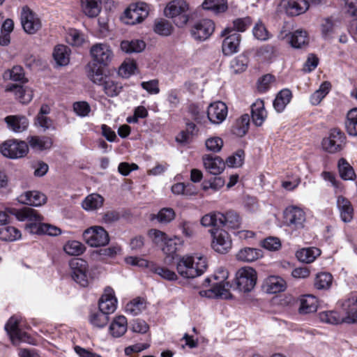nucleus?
Returning <instances> with one entry per match:
<instances>
[{
	"label": "nucleus",
	"instance_id": "423d86ee",
	"mask_svg": "<svg viewBox=\"0 0 357 357\" xmlns=\"http://www.w3.org/2000/svg\"><path fill=\"white\" fill-rule=\"evenodd\" d=\"M0 151L6 158L17 159L24 157L28 153L29 146L24 141L10 139L1 144Z\"/></svg>",
	"mask_w": 357,
	"mask_h": 357
},
{
	"label": "nucleus",
	"instance_id": "13d9d810",
	"mask_svg": "<svg viewBox=\"0 0 357 357\" xmlns=\"http://www.w3.org/2000/svg\"><path fill=\"white\" fill-rule=\"evenodd\" d=\"M250 126V116L248 114H243L236 121L234 133L240 137L244 136L248 131Z\"/></svg>",
	"mask_w": 357,
	"mask_h": 357
},
{
	"label": "nucleus",
	"instance_id": "8fccbe9b",
	"mask_svg": "<svg viewBox=\"0 0 357 357\" xmlns=\"http://www.w3.org/2000/svg\"><path fill=\"white\" fill-rule=\"evenodd\" d=\"M182 244L183 241L177 236L167 238L162 248V251L167 255H172L176 252Z\"/></svg>",
	"mask_w": 357,
	"mask_h": 357
},
{
	"label": "nucleus",
	"instance_id": "c756f323",
	"mask_svg": "<svg viewBox=\"0 0 357 357\" xmlns=\"http://www.w3.org/2000/svg\"><path fill=\"white\" fill-rule=\"evenodd\" d=\"M31 149L36 151H43L50 149L52 146V140L46 136H31L27 138Z\"/></svg>",
	"mask_w": 357,
	"mask_h": 357
},
{
	"label": "nucleus",
	"instance_id": "9d476101",
	"mask_svg": "<svg viewBox=\"0 0 357 357\" xmlns=\"http://www.w3.org/2000/svg\"><path fill=\"white\" fill-rule=\"evenodd\" d=\"M220 36L225 37L222 41V50L225 56H230L239 50L241 35L234 31L231 27H227L222 31Z\"/></svg>",
	"mask_w": 357,
	"mask_h": 357
},
{
	"label": "nucleus",
	"instance_id": "5701e85b",
	"mask_svg": "<svg viewBox=\"0 0 357 357\" xmlns=\"http://www.w3.org/2000/svg\"><path fill=\"white\" fill-rule=\"evenodd\" d=\"M220 227H225L227 229H238L241 224V218L239 215L233 210L227 211L225 213L219 214Z\"/></svg>",
	"mask_w": 357,
	"mask_h": 357
},
{
	"label": "nucleus",
	"instance_id": "7ed1b4c3",
	"mask_svg": "<svg viewBox=\"0 0 357 357\" xmlns=\"http://www.w3.org/2000/svg\"><path fill=\"white\" fill-rule=\"evenodd\" d=\"M13 214L19 221L28 222L26 229L30 233L43 234L41 229L43 217L36 210L24 206L20 209H13Z\"/></svg>",
	"mask_w": 357,
	"mask_h": 357
},
{
	"label": "nucleus",
	"instance_id": "2eb2a0df",
	"mask_svg": "<svg viewBox=\"0 0 357 357\" xmlns=\"http://www.w3.org/2000/svg\"><path fill=\"white\" fill-rule=\"evenodd\" d=\"M21 326V321L15 317H10L5 325V330L14 344L18 342H30L29 335L26 332L22 331Z\"/></svg>",
	"mask_w": 357,
	"mask_h": 357
},
{
	"label": "nucleus",
	"instance_id": "e2e57ef3",
	"mask_svg": "<svg viewBox=\"0 0 357 357\" xmlns=\"http://www.w3.org/2000/svg\"><path fill=\"white\" fill-rule=\"evenodd\" d=\"M220 212H211L204 215L201 219V224L204 227H220L218 219Z\"/></svg>",
	"mask_w": 357,
	"mask_h": 357
},
{
	"label": "nucleus",
	"instance_id": "ddd939ff",
	"mask_svg": "<svg viewBox=\"0 0 357 357\" xmlns=\"http://www.w3.org/2000/svg\"><path fill=\"white\" fill-rule=\"evenodd\" d=\"M211 234L213 238L211 246L215 252L225 254L231 249L232 243L227 231L213 228L211 229Z\"/></svg>",
	"mask_w": 357,
	"mask_h": 357
},
{
	"label": "nucleus",
	"instance_id": "ea45409f",
	"mask_svg": "<svg viewBox=\"0 0 357 357\" xmlns=\"http://www.w3.org/2000/svg\"><path fill=\"white\" fill-rule=\"evenodd\" d=\"M344 124L349 135L357 136V107L353 108L347 112Z\"/></svg>",
	"mask_w": 357,
	"mask_h": 357
},
{
	"label": "nucleus",
	"instance_id": "4d7b16f0",
	"mask_svg": "<svg viewBox=\"0 0 357 357\" xmlns=\"http://www.w3.org/2000/svg\"><path fill=\"white\" fill-rule=\"evenodd\" d=\"M88 76L93 83L101 86H102L105 81L108 78L103 75L102 70L96 65L90 68L88 71Z\"/></svg>",
	"mask_w": 357,
	"mask_h": 357
},
{
	"label": "nucleus",
	"instance_id": "09e8293b",
	"mask_svg": "<svg viewBox=\"0 0 357 357\" xmlns=\"http://www.w3.org/2000/svg\"><path fill=\"white\" fill-rule=\"evenodd\" d=\"M103 91L109 97H115L119 94L122 89L121 84L108 77L102 84Z\"/></svg>",
	"mask_w": 357,
	"mask_h": 357
},
{
	"label": "nucleus",
	"instance_id": "f257e3e1",
	"mask_svg": "<svg viewBox=\"0 0 357 357\" xmlns=\"http://www.w3.org/2000/svg\"><path fill=\"white\" fill-rule=\"evenodd\" d=\"M196 259L193 256L186 255L181 257L176 263L178 273L185 278H194L202 275L207 268L206 258H198L196 268L191 266L195 264Z\"/></svg>",
	"mask_w": 357,
	"mask_h": 357
},
{
	"label": "nucleus",
	"instance_id": "a211bd4d",
	"mask_svg": "<svg viewBox=\"0 0 357 357\" xmlns=\"http://www.w3.org/2000/svg\"><path fill=\"white\" fill-rule=\"evenodd\" d=\"M233 284L229 282L222 281L216 283L212 286V288L208 291H201L199 292L202 296L208 298L215 297L224 299H229L232 297L230 289H233Z\"/></svg>",
	"mask_w": 357,
	"mask_h": 357
},
{
	"label": "nucleus",
	"instance_id": "4468645a",
	"mask_svg": "<svg viewBox=\"0 0 357 357\" xmlns=\"http://www.w3.org/2000/svg\"><path fill=\"white\" fill-rule=\"evenodd\" d=\"M346 137L340 129L331 130L329 135L322 141L323 149L329 153H335L342 149L345 144Z\"/></svg>",
	"mask_w": 357,
	"mask_h": 357
},
{
	"label": "nucleus",
	"instance_id": "a878e982",
	"mask_svg": "<svg viewBox=\"0 0 357 357\" xmlns=\"http://www.w3.org/2000/svg\"><path fill=\"white\" fill-rule=\"evenodd\" d=\"M5 121L9 129L15 132H22L29 126V121L24 116H8L5 118Z\"/></svg>",
	"mask_w": 357,
	"mask_h": 357
},
{
	"label": "nucleus",
	"instance_id": "bf43d9fd",
	"mask_svg": "<svg viewBox=\"0 0 357 357\" xmlns=\"http://www.w3.org/2000/svg\"><path fill=\"white\" fill-rule=\"evenodd\" d=\"M244 159V151L242 149H238L233 155L229 156L225 163L229 167H239L243 164Z\"/></svg>",
	"mask_w": 357,
	"mask_h": 357
},
{
	"label": "nucleus",
	"instance_id": "0eeeda50",
	"mask_svg": "<svg viewBox=\"0 0 357 357\" xmlns=\"http://www.w3.org/2000/svg\"><path fill=\"white\" fill-rule=\"evenodd\" d=\"M83 238L91 247H100L107 245L109 241V235L103 227L100 226L91 227L83 233Z\"/></svg>",
	"mask_w": 357,
	"mask_h": 357
},
{
	"label": "nucleus",
	"instance_id": "603ef678",
	"mask_svg": "<svg viewBox=\"0 0 357 357\" xmlns=\"http://www.w3.org/2000/svg\"><path fill=\"white\" fill-rule=\"evenodd\" d=\"M63 250L69 255L78 256L84 252L85 246L77 241H69L63 246Z\"/></svg>",
	"mask_w": 357,
	"mask_h": 357
},
{
	"label": "nucleus",
	"instance_id": "2f4dec72",
	"mask_svg": "<svg viewBox=\"0 0 357 357\" xmlns=\"http://www.w3.org/2000/svg\"><path fill=\"white\" fill-rule=\"evenodd\" d=\"M309 8L306 0H289L285 6L286 13L289 15L295 16L305 13Z\"/></svg>",
	"mask_w": 357,
	"mask_h": 357
},
{
	"label": "nucleus",
	"instance_id": "cd10ccee",
	"mask_svg": "<svg viewBox=\"0 0 357 357\" xmlns=\"http://www.w3.org/2000/svg\"><path fill=\"white\" fill-rule=\"evenodd\" d=\"M300 306L298 312L300 314H305L315 312L318 307V301L312 295H304L300 298Z\"/></svg>",
	"mask_w": 357,
	"mask_h": 357
},
{
	"label": "nucleus",
	"instance_id": "6e6552de",
	"mask_svg": "<svg viewBox=\"0 0 357 357\" xmlns=\"http://www.w3.org/2000/svg\"><path fill=\"white\" fill-rule=\"evenodd\" d=\"M149 12L148 4L137 2L130 4L125 10V22L128 24H136L147 17Z\"/></svg>",
	"mask_w": 357,
	"mask_h": 357
},
{
	"label": "nucleus",
	"instance_id": "473e14b6",
	"mask_svg": "<svg viewBox=\"0 0 357 357\" xmlns=\"http://www.w3.org/2000/svg\"><path fill=\"white\" fill-rule=\"evenodd\" d=\"M83 13L89 17H96L101 10V0H81Z\"/></svg>",
	"mask_w": 357,
	"mask_h": 357
},
{
	"label": "nucleus",
	"instance_id": "39448f33",
	"mask_svg": "<svg viewBox=\"0 0 357 357\" xmlns=\"http://www.w3.org/2000/svg\"><path fill=\"white\" fill-rule=\"evenodd\" d=\"M284 219L286 225L292 230L304 229L306 222V214L300 207L289 206L284 211Z\"/></svg>",
	"mask_w": 357,
	"mask_h": 357
},
{
	"label": "nucleus",
	"instance_id": "c85d7f7f",
	"mask_svg": "<svg viewBox=\"0 0 357 357\" xmlns=\"http://www.w3.org/2000/svg\"><path fill=\"white\" fill-rule=\"evenodd\" d=\"M128 328V321L126 317H116L109 326V333L114 337H119L125 334Z\"/></svg>",
	"mask_w": 357,
	"mask_h": 357
},
{
	"label": "nucleus",
	"instance_id": "72a5a7b5",
	"mask_svg": "<svg viewBox=\"0 0 357 357\" xmlns=\"http://www.w3.org/2000/svg\"><path fill=\"white\" fill-rule=\"evenodd\" d=\"M292 97L290 90L284 89L281 90L276 96L273 101V107L277 112H282L284 111L287 105L289 103Z\"/></svg>",
	"mask_w": 357,
	"mask_h": 357
},
{
	"label": "nucleus",
	"instance_id": "dca6fc26",
	"mask_svg": "<svg viewBox=\"0 0 357 357\" xmlns=\"http://www.w3.org/2000/svg\"><path fill=\"white\" fill-rule=\"evenodd\" d=\"M93 59L100 65L107 66L113 59V52L107 43H96L90 49Z\"/></svg>",
	"mask_w": 357,
	"mask_h": 357
},
{
	"label": "nucleus",
	"instance_id": "6ab92c4d",
	"mask_svg": "<svg viewBox=\"0 0 357 357\" xmlns=\"http://www.w3.org/2000/svg\"><path fill=\"white\" fill-rule=\"evenodd\" d=\"M227 113L226 104L222 101H217L208 107L207 117L212 123L220 124L226 119Z\"/></svg>",
	"mask_w": 357,
	"mask_h": 357
},
{
	"label": "nucleus",
	"instance_id": "79ce46f5",
	"mask_svg": "<svg viewBox=\"0 0 357 357\" xmlns=\"http://www.w3.org/2000/svg\"><path fill=\"white\" fill-rule=\"evenodd\" d=\"M340 177L345 181H353L356 178V174L353 167L344 159L340 158L337 164Z\"/></svg>",
	"mask_w": 357,
	"mask_h": 357
},
{
	"label": "nucleus",
	"instance_id": "bb28decb",
	"mask_svg": "<svg viewBox=\"0 0 357 357\" xmlns=\"http://www.w3.org/2000/svg\"><path fill=\"white\" fill-rule=\"evenodd\" d=\"M6 90L13 92L15 98L22 104L29 102L33 98V93L29 89H24L19 84L8 85Z\"/></svg>",
	"mask_w": 357,
	"mask_h": 357
},
{
	"label": "nucleus",
	"instance_id": "6e6d98bb",
	"mask_svg": "<svg viewBox=\"0 0 357 357\" xmlns=\"http://www.w3.org/2000/svg\"><path fill=\"white\" fill-rule=\"evenodd\" d=\"M175 218L174 211L171 208H163L156 215H153L151 220L156 219L160 223L167 224Z\"/></svg>",
	"mask_w": 357,
	"mask_h": 357
},
{
	"label": "nucleus",
	"instance_id": "b1692460",
	"mask_svg": "<svg viewBox=\"0 0 357 357\" xmlns=\"http://www.w3.org/2000/svg\"><path fill=\"white\" fill-rule=\"evenodd\" d=\"M337 206L341 220L344 222H350L354 217V208L350 201L342 196H339L337 199Z\"/></svg>",
	"mask_w": 357,
	"mask_h": 357
},
{
	"label": "nucleus",
	"instance_id": "49530a36",
	"mask_svg": "<svg viewBox=\"0 0 357 357\" xmlns=\"http://www.w3.org/2000/svg\"><path fill=\"white\" fill-rule=\"evenodd\" d=\"M266 291L270 294H276L282 291L285 289L284 281L275 276H271L266 280Z\"/></svg>",
	"mask_w": 357,
	"mask_h": 357
},
{
	"label": "nucleus",
	"instance_id": "f03ea898",
	"mask_svg": "<svg viewBox=\"0 0 357 357\" xmlns=\"http://www.w3.org/2000/svg\"><path fill=\"white\" fill-rule=\"evenodd\" d=\"M164 13L167 17L171 18L178 27L184 26L190 17L189 5L185 0L170 1L167 4Z\"/></svg>",
	"mask_w": 357,
	"mask_h": 357
},
{
	"label": "nucleus",
	"instance_id": "aec40b11",
	"mask_svg": "<svg viewBox=\"0 0 357 357\" xmlns=\"http://www.w3.org/2000/svg\"><path fill=\"white\" fill-rule=\"evenodd\" d=\"M117 300L114 296V290L107 287L99 300L98 307L107 315L113 313L116 309Z\"/></svg>",
	"mask_w": 357,
	"mask_h": 357
},
{
	"label": "nucleus",
	"instance_id": "864d4df0",
	"mask_svg": "<svg viewBox=\"0 0 357 357\" xmlns=\"http://www.w3.org/2000/svg\"><path fill=\"white\" fill-rule=\"evenodd\" d=\"M333 276L328 273H318L314 280V287L317 289H327L330 288Z\"/></svg>",
	"mask_w": 357,
	"mask_h": 357
},
{
	"label": "nucleus",
	"instance_id": "1a4fd4ad",
	"mask_svg": "<svg viewBox=\"0 0 357 357\" xmlns=\"http://www.w3.org/2000/svg\"><path fill=\"white\" fill-rule=\"evenodd\" d=\"M72 278L82 287L89 284V266L86 261L81 258H75L70 261Z\"/></svg>",
	"mask_w": 357,
	"mask_h": 357
},
{
	"label": "nucleus",
	"instance_id": "0e129e2a",
	"mask_svg": "<svg viewBox=\"0 0 357 357\" xmlns=\"http://www.w3.org/2000/svg\"><path fill=\"white\" fill-rule=\"evenodd\" d=\"M205 145L208 151L218 153L223 146V140L219 137H211L206 140Z\"/></svg>",
	"mask_w": 357,
	"mask_h": 357
},
{
	"label": "nucleus",
	"instance_id": "393cba45",
	"mask_svg": "<svg viewBox=\"0 0 357 357\" xmlns=\"http://www.w3.org/2000/svg\"><path fill=\"white\" fill-rule=\"evenodd\" d=\"M251 116L253 123L257 126H261L267 117V112L264 108V102L257 99L251 105Z\"/></svg>",
	"mask_w": 357,
	"mask_h": 357
},
{
	"label": "nucleus",
	"instance_id": "052dcab7",
	"mask_svg": "<svg viewBox=\"0 0 357 357\" xmlns=\"http://www.w3.org/2000/svg\"><path fill=\"white\" fill-rule=\"evenodd\" d=\"M153 29L156 33L160 36H167L172 33L173 27L167 20H160L155 21Z\"/></svg>",
	"mask_w": 357,
	"mask_h": 357
},
{
	"label": "nucleus",
	"instance_id": "412c9836",
	"mask_svg": "<svg viewBox=\"0 0 357 357\" xmlns=\"http://www.w3.org/2000/svg\"><path fill=\"white\" fill-rule=\"evenodd\" d=\"M203 163L206 171L213 175L220 174L225 168V163L219 156L207 154L203 156Z\"/></svg>",
	"mask_w": 357,
	"mask_h": 357
},
{
	"label": "nucleus",
	"instance_id": "c9c22d12",
	"mask_svg": "<svg viewBox=\"0 0 357 357\" xmlns=\"http://www.w3.org/2000/svg\"><path fill=\"white\" fill-rule=\"evenodd\" d=\"M70 49L63 45H59L55 47L53 52V57L56 63L60 66H64L70 62Z\"/></svg>",
	"mask_w": 357,
	"mask_h": 357
},
{
	"label": "nucleus",
	"instance_id": "a19ab883",
	"mask_svg": "<svg viewBox=\"0 0 357 357\" xmlns=\"http://www.w3.org/2000/svg\"><path fill=\"white\" fill-rule=\"evenodd\" d=\"M331 88V84L329 82H324L319 88L316 90L310 97V102L313 105H319L321 100L329 93Z\"/></svg>",
	"mask_w": 357,
	"mask_h": 357
},
{
	"label": "nucleus",
	"instance_id": "680f3d73",
	"mask_svg": "<svg viewBox=\"0 0 357 357\" xmlns=\"http://www.w3.org/2000/svg\"><path fill=\"white\" fill-rule=\"evenodd\" d=\"M225 179L220 176L214 177L210 180L204 181L202 183V189L208 190L209 189L213 191H218L225 185Z\"/></svg>",
	"mask_w": 357,
	"mask_h": 357
},
{
	"label": "nucleus",
	"instance_id": "69168bd1",
	"mask_svg": "<svg viewBox=\"0 0 357 357\" xmlns=\"http://www.w3.org/2000/svg\"><path fill=\"white\" fill-rule=\"evenodd\" d=\"M84 40L83 36L77 29H70L66 35V41L73 46H80Z\"/></svg>",
	"mask_w": 357,
	"mask_h": 357
},
{
	"label": "nucleus",
	"instance_id": "58836bf2",
	"mask_svg": "<svg viewBox=\"0 0 357 357\" xmlns=\"http://www.w3.org/2000/svg\"><path fill=\"white\" fill-rule=\"evenodd\" d=\"M321 321L330 324H340L344 323V314H340L335 310L324 311L319 314Z\"/></svg>",
	"mask_w": 357,
	"mask_h": 357
},
{
	"label": "nucleus",
	"instance_id": "20e7f679",
	"mask_svg": "<svg viewBox=\"0 0 357 357\" xmlns=\"http://www.w3.org/2000/svg\"><path fill=\"white\" fill-rule=\"evenodd\" d=\"M256 271L249 266L240 268L236 273L234 290L249 292L253 289L257 282Z\"/></svg>",
	"mask_w": 357,
	"mask_h": 357
},
{
	"label": "nucleus",
	"instance_id": "338daca9",
	"mask_svg": "<svg viewBox=\"0 0 357 357\" xmlns=\"http://www.w3.org/2000/svg\"><path fill=\"white\" fill-rule=\"evenodd\" d=\"M153 272L167 280L174 281L178 279L176 274L166 267L155 266Z\"/></svg>",
	"mask_w": 357,
	"mask_h": 357
},
{
	"label": "nucleus",
	"instance_id": "4be33fe9",
	"mask_svg": "<svg viewBox=\"0 0 357 357\" xmlns=\"http://www.w3.org/2000/svg\"><path fill=\"white\" fill-rule=\"evenodd\" d=\"M45 195L39 191H27L18 197L19 202L33 206H39L46 202Z\"/></svg>",
	"mask_w": 357,
	"mask_h": 357
},
{
	"label": "nucleus",
	"instance_id": "f3484780",
	"mask_svg": "<svg viewBox=\"0 0 357 357\" xmlns=\"http://www.w3.org/2000/svg\"><path fill=\"white\" fill-rule=\"evenodd\" d=\"M342 311L344 313V323H357V296L351 295L344 300L339 301Z\"/></svg>",
	"mask_w": 357,
	"mask_h": 357
},
{
	"label": "nucleus",
	"instance_id": "e433bc0d",
	"mask_svg": "<svg viewBox=\"0 0 357 357\" xmlns=\"http://www.w3.org/2000/svg\"><path fill=\"white\" fill-rule=\"evenodd\" d=\"M104 198L99 194L93 193L88 195L82 202V208L86 211H95L102 207Z\"/></svg>",
	"mask_w": 357,
	"mask_h": 357
},
{
	"label": "nucleus",
	"instance_id": "4c0bfd02",
	"mask_svg": "<svg viewBox=\"0 0 357 357\" xmlns=\"http://www.w3.org/2000/svg\"><path fill=\"white\" fill-rule=\"evenodd\" d=\"M146 47V43L142 40H123L121 43V49L128 54L139 53Z\"/></svg>",
	"mask_w": 357,
	"mask_h": 357
},
{
	"label": "nucleus",
	"instance_id": "5fc2aeb1",
	"mask_svg": "<svg viewBox=\"0 0 357 357\" xmlns=\"http://www.w3.org/2000/svg\"><path fill=\"white\" fill-rule=\"evenodd\" d=\"M202 7L206 10H212L217 13L225 12L227 6L226 0H204Z\"/></svg>",
	"mask_w": 357,
	"mask_h": 357
},
{
	"label": "nucleus",
	"instance_id": "f8f14e48",
	"mask_svg": "<svg viewBox=\"0 0 357 357\" xmlns=\"http://www.w3.org/2000/svg\"><path fill=\"white\" fill-rule=\"evenodd\" d=\"M215 30L213 22L208 19H203L196 22L190 29V35L194 40L203 42L208 39Z\"/></svg>",
	"mask_w": 357,
	"mask_h": 357
},
{
	"label": "nucleus",
	"instance_id": "de8ad7c7",
	"mask_svg": "<svg viewBox=\"0 0 357 357\" xmlns=\"http://www.w3.org/2000/svg\"><path fill=\"white\" fill-rule=\"evenodd\" d=\"M248 58L245 54H240L230 62V68L233 73H239L245 71L248 67Z\"/></svg>",
	"mask_w": 357,
	"mask_h": 357
},
{
	"label": "nucleus",
	"instance_id": "3c124183",
	"mask_svg": "<svg viewBox=\"0 0 357 357\" xmlns=\"http://www.w3.org/2000/svg\"><path fill=\"white\" fill-rule=\"evenodd\" d=\"M145 303L143 299L137 298L130 301L126 305V312L132 316L140 314L145 309Z\"/></svg>",
	"mask_w": 357,
	"mask_h": 357
},
{
	"label": "nucleus",
	"instance_id": "37998d69",
	"mask_svg": "<svg viewBox=\"0 0 357 357\" xmlns=\"http://www.w3.org/2000/svg\"><path fill=\"white\" fill-rule=\"evenodd\" d=\"M21 238L20 231L12 226L0 228V239L4 241H15Z\"/></svg>",
	"mask_w": 357,
	"mask_h": 357
},
{
	"label": "nucleus",
	"instance_id": "a18cd8bd",
	"mask_svg": "<svg viewBox=\"0 0 357 357\" xmlns=\"http://www.w3.org/2000/svg\"><path fill=\"white\" fill-rule=\"evenodd\" d=\"M108 321V315L100 310L97 312H91L89 316V322L93 327L103 328L107 325Z\"/></svg>",
	"mask_w": 357,
	"mask_h": 357
},
{
	"label": "nucleus",
	"instance_id": "774afa93",
	"mask_svg": "<svg viewBox=\"0 0 357 357\" xmlns=\"http://www.w3.org/2000/svg\"><path fill=\"white\" fill-rule=\"evenodd\" d=\"M254 36L259 40H266L269 38V33L266 30L265 26L261 23H257L254 26L253 30Z\"/></svg>",
	"mask_w": 357,
	"mask_h": 357
},
{
	"label": "nucleus",
	"instance_id": "f704fd0d",
	"mask_svg": "<svg viewBox=\"0 0 357 357\" xmlns=\"http://www.w3.org/2000/svg\"><path fill=\"white\" fill-rule=\"evenodd\" d=\"M321 255V250L315 247L302 248L296 253L297 259L304 263L313 262Z\"/></svg>",
	"mask_w": 357,
	"mask_h": 357
},
{
	"label": "nucleus",
	"instance_id": "9b49d317",
	"mask_svg": "<svg viewBox=\"0 0 357 357\" xmlns=\"http://www.w3.org/2000/svg\"><path fill=\"white\" fill-rule=\"evenodd\" d=\"M20 21L24 31L29 34L36 33L42 26L40 19L27 6L22 8Z\"/></svg>",
	"mask_w": 357,
	"mask_h": 357
},
{
	"label": "nucleus",
	"instance_id": "7c9ffc66",
	"mask_svg": "<svg viewBox=\"0 0 357 357\" xmlns=\"http://www.w3.org/2000/svg\"><path fill=\"white\" fill-rule=\"evenodd\" d=\"M263 256L261 250L253 248H244L236 254V259L243 262H252Z\"/></svg>",
	"mask_w": 357,
	"mask_h": 357
},
{
	"label": "nucleus",
	"instance_id": "c03bdc74",
	"mask_svg": "<svg viewBox=\"0 0 357 357\" xmlns=\"http://www.w3.org/2000/svg\"><path fill=\"white\" fill-rule=\"evenodd\" d=\"M290 43L295 48H302L308 43L307 33L305 31L298 29L292 33Z\"/></svg>",
	"mask_w": 357,
	"mask_h": 357
}]
</instances>
